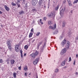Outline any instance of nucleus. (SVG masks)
Segmentation results:
<instances>
[{
	"instance_id": "8fccbe9b",
	"label": "nucleus",
	"mask_w": 78,
	"mask_h": 78,
	"mask_svg": "<svg viewBox=\"0 0 78 78\" xmlns=\"http://www.w3.org/2000/svg\"><path fill=\"white\" fill-rule=\"evenodd\" d=\"M73 65H75V61H74V62L73 63Z\"/></svg>"
},
{
	"instance_id": "e433bc0d",
	"label": "nucleus",
	"mask_w": 78,
	"mask_h": 78,
	"mask_svg": "<svg viewBox=\"0 0 78 78\" xmlns=\"http://www.w3.org/2000/svg\"><path fill=\"white\" fill-rule=\"evenodd\" d=\"M77 2V1H76H76H74V2H73V4H75V3H77V2Z\"/></svg>"
},
{
	"instance_id": "5fc2aeb1",
	"label": "nucleus",
	"mask_w": 78,
	"mask_h": 78,
	"mask_svg": "<svg viewBox=\"0 0 78 78\" xmlns=\"http://www.w3.org/2000/svg\"><path fill=\"white\" fill-rule=\"evenodd\" d=\"M63 3H66V1H63Z\"/></svg>"
},
{
	"instance_id": "a19ab883",
	"label": "nucleus",
	"mask_w": 78,
	"mask_h": 78,
	"mask_svg": "<svg viewBox=\"0 0 78 78\" xmlns=\"http://www.w3.org/2000/svg\"><path fill=\"white\" fill-rule=\"evenodd\" d=\"M78 39V36H77L76 38V41H77Z\"/></svg>"
},
{
	"instance_id": "bf43d9fd",
	"label": "nucleus",
	"mask_w": 78,
	"mask_h": 78,
	"mask_svg": "<svg viewBox=\"0 0 78 78\" xmlns=\"http://www.w3.org/2000/svg\"><path fill=\"white\" fill-rule=\"evenodd\" d=\"M40 23H41V24H44V23L43 22H41Z\"/></svg>"
},
{
	"instance_id": "39448f33",
	"label": "nucleus",
	"mask_w": 78,
	"mask_h": 78,
	"mask_svg": "<svg viewBox=\"0 0 78 78\" xmlns=\"http://www.w3.org/2000/svg\"><path fill=\"white\" fill-rule=\"evenodd\" d=\"M66 51H67V49H66V48H65L61 51L60 52V54L61 55H64V53H65Z\"/></svg>"
},
{
	"instance_id": "13d9d810",
	"label": "nucleus",
	"mask_w": 78,
	"mask_h": 78,
	"mask_svg": "<svg viewBox=\"0 0 78 78\" xmlns=\"http://www.w3.org/2000/svg\"><path fill=\"white\" fill-rule=\"evenodd\" d=\"M27 55V54L25 53H24V56H26V55Z\"/></svg>"
},
{
	"instance_id": "680f3d73",
	"label": "nucleus",
	"mask_w": 78,
	"mask_h": 78,
	"mask_svg": "<svg viewBox=\"0 0 78 78\" xmlns=\"http://www.w3.org/2000/svg\"><path fill=\"white\" fill-rule=\"evenodd\" d=\"M44 8H46V6H45V5H44Z\"/></svg>"
},
{
	"instance_id": "473e14b6",
	"label": "nucleus",
	"mask_w": 78,
	"mask_h": 78,
	"mask_svg": "<svg viewBox=\"0 0 78 78\" xmlns=\"http://www.w3.org/2000/svg\"><path fill=\"white\" fill-rule=\"evenodd\" d=\"M62 37H63V35H62L59 37V39H60V40H61V39H62Z\"/></svg>"
},
{
	"instance_id": "b1692460",
	"label": "nucleus",
	"mask_w": 78,
	"mask_h": 78,
	"mask_svg": "<svg viewBox=\"0 0 78 78\" xmlns=\"http://www.w3.org/2000/svg\"><path fill=\"white\" fill-rule=\"evenodd\" d=\"M33 33L30 32L29 35V37H32V36H33Z\"/></svg>"
},
{
	"instance_id": "9d476101",
	"label": "nucleus",
	"mask_w": 78,
	"mask_h": 78,
	"mask_svg": "<svg viewBox=\"0 0 78 78\" xmlns=\"http://www.w3.org/2000/svg\"><path fill=\"white\" fill-rule=\"evenodd\" d=\"M18 1V2L20 3V2H21V3L22 4H25V0H17Z\"/></svg>"
},
{
	"instance_id": "9b49d317",
	"label": "nucleus",
	"mask_w": 78,
	"mask_h": 78,
	"mask_svg": "<svg viewBox=\"0 0 78 78\" xmlns=\"http://www.w3.org/2000/svg\"><path fill=\"white\" fill-rule=\"evenodd\" d=\"M66 43V40H64L62 41V47H64V44H65Z\"/></svg>"
},
{
	"instance_id": "7c9ffc66",
	"label": "nucleus",
	"mask_w": 78,
	"mask_h": 78,
	"mask_svg": "<svg viewBox=\"0 0 78 78\" xmlns=\"http://www.w3.org/2000/svg\"><path fill=\"white\" fill-rule=\"evenodd\" d=\"M28 47L27 45H26L24 46V48L26 50H27V49H28Z\"/></svg>"
},
{
	"instance_id": "cd10ccee",
	"label": "nucleus",
	"mask_w": 78,
	"mask_h": 78,
	"mask_svg": "<svg viewBox=\"0 0 78 78\" xmlns=\"http://www.w3.org/2000/svg\"><path fill=\"white\" fill-rule=\"evenodd\" d=\"M19 13L20 15H21V14H23V13H24V12L23 11H21L20 12H19Z\"/></svg>"
},
{
	"instance_id": "ea45409f",
	"label": "nucleus",
	"mask_w": 78,
	"mask_h": 78,
	"mask_svg": "<svg viewBox=\"0 0 78 78\" xmlns=\"http://www.w3.org/2000/svg\"><path fill=\"white\" fill-rule=\"evenodd\" d=\"M18 69L19 70H21V66H20L18 67Z\"/></svg>"
},
{
	"instance_id": "f3484780",
	"label": "nucleus",
	"mask_w": 78,
	"mask_h": 78,
	"mask_svg": "<svg viewBox=\"0 0 78 78\" xmlns=\"http://www.w3.org/2000/svg\"><path fill=\"white\" fill-rule=\"evenodd\" d=\"M7 46L8 47V48L9 50H10V51H12V48L11 47V45H9Z\"/></svg>"
},
{
	"instance_id": "a18cd8bd",
	"label": "nucleus",
	"mask_w": 78,
	"mask_h": 78,
	"mask_svg": "<svg viewBox=\"0 0 78 78\" xmlns=\"http://www.w3.org/2000/svg\"><path fill=\"white\" fill-rule=\"evenodd\" d=\"M39 46H39L38 45H37V49H39Z\"/></svg>"
},
{
	"instance_id": "72a5a7b5",
	"label": "nucleus",
	"mask_w": 78,
	"mask_h": 78,
	"mask_svg": "<svg viewBox=\"0 0 78 78\" xmlns=\"http://www.w3.org/2000/svg\"><path fill=\"white\" fill-rule=\"evenodd\" d=\"M12 5L13 6H16V4L14 3L13 2H12Z\"/></svg>"
},
{
	"instance_id": "f704fd0d",
	"label": "nucleus",
	"mask_w": 78,
	"mask_h": 78,
	"mask_svg": "<svg viewBox=\"0 0 78 78\" xmlns=\"http://www.w3.org/2000/svg\"><path fill=\"white\" fill-rule=\"evenodd\" d=\"M59 71V69H56L55 71V72H58Z\"/></svg>"
},
{
	"instance_id": "4c0bfd02",
	"label": "nucleus",
	"mask_w": 78,
	"mask_h": 78,
	"mask_svg": "<svg viewBox=\"0 0 78 78\" xmlns=\"http://www.w3.org/2000/svg\"><path fill=\"white\" fill-rule=\"evenodd\" d=\"M3 60L2 59H0V63H2L3 62Z\"/></svg>"
},
{
	"instance_id": "4be33fe9",
	"label": "nucleus",
	"mask_w": 78,
	"mask_h": 78,
	"mask_svg": "<svg viewBox=\"0 0 78 78\" xmlns=\"http://www.w3.org/2000/svg\"><path fill=\"white\" fill-rule=\"evenodd\" d=\"M20 52L21 53V57L22 58H23V54L22 53V50H20Z\"/></svg>"
},
{
	"instance_id": "69168bd1",
	"label": "nucleus",
	"mask_w": 78,
	"mask_h": 78,
	"mask_svg": "<svg viewBox=\"0 0 78 78\" xmlns=\"http://www.w3.org/2000/svg\"><path fill=\"white\" fill-rule=\"evenodd\" d=\"M50 0H49V1H48V3H50Z\"/></svg>"
},
{
	"instance_id": "c756f323",
	"label": "nucleus",
	"mask_w": 78,
	"mask_h": 78,
	"mask_svg": "<svg viewBox=\"0 0 78 78\" xmlns=\"http://www.w3.org/2000/svg\"><path fill=\"white\" fill-rule=\"evenodd\" d=\"M24 70L27 71V70H28V68L27 67H25L24 68Z\"/></svg>"
},
{
	"instance_id": "f03ea898",
	"label": "nucleus",
	"mask_w": 78,
	"mask_h": 78,
	"mask_svg": "<svg viewBox=\"0 0 78 78\" xmlns=\"http://www.w3.org/2000/svg\"><path fill=\"white\" fill-rule=\"evenodd\" d=\"M39 54V52L37 51H36V52L35 53H33L32 54H30L31 56H32L33 58H35V57L38 55Z\"/></svg>"
},
{
	"instance_id": "79ce46f5",
	"label": "nucleus",
	"mask_w": 78,
	"mask_h": 78,
	"mask_svg": "<svg viewBox=\"0 0 78 78\" xmlns=\"http://www.w3.org/2000/svg\"><path fill=\"white\" fill-rule=\"evenodd\" d=\"M31 32H32V33L33 32V28H32L30 31Z\"/></svg>"
},
{
	"instance_id": "09e8293b",
	"label": "nucleus",
	"mask_w": 78,
	"mask_h": 78,
	"mask_svg": "<svg viewBox=\"0 0 78 78\" xmlns=\"http://www.w3.org/2000/svg\"><path fill=\"white\" fill-rule=\"evenodd\" d=\"M6 62H7V64H9V61H6Z\"/></svg>"
},
{
	"instance_id": "20e7f679",
	"label": "nucleus",
	"mask_w": 78,
	"mask_h": 78,
	"mask_svg": "<svg viewBox=\"0 0 78 78\" xmlns=\"http://www.w3.org/2000/svg\"><path fill=\"white\" fill-rule=\"evenodd\" d=\"M56 24L55 23L54 25V27H52L51 26H50L49 27V29H51V30H54L56 29Z\"/></svg>"
},
{
	"instance_id": "393cba45",
	"label": "nucleus",
	"mask_w": 78,
	"mask_h": 78,
	"mask_svg": "<svg viewBox=\"0 0 78 78\" xmlns=\"http://www.w3.org/2000/svg\"><path fill=\"white\" fill-rule=\"evenodd\" d=\"M59 7V5H58L57 6V7L55 8V11H57V10H58V9Z\"/></svg>"
},
{
	"instance_id": "ddd939ff",
	"label": "nucleus",
	"mask_w": 78,
	"mask_h": 78,
	"mask_svg": "<svg viewBox=\"0 0 78 78\" xmlns=\"http://www.w3.org/2000/svg\"><path fill=\"white\" fill-rule=\"evenodd\" d=\"M15 50L16 52H19V48L17 47V45H16L15 47Z\"/></svg>"
},
{
	"instance_id": "412c9836",
	"label": "nucleus",
	"mask_w": 78,
	"mask_h": 78,
	"mask_svg": "<svg viewBox=\"0 0 78 78\" xmlns=\"http://www.w3.org/2000/svg\"><path fill=\"white\" fill-rule=\"evenodd\" d=\"M14 62H15V61L14 60H11L10 61V63L11 64H14Z\"/></svg>"
},
{
	"instance_id": "c9c22d12",
	"label": "nucleus",
	"mask_w": 78,
	"mask_h": 78,
	"mask_svg": "<svg viewBox=\"0 0 78 78\" xmlns=\"http://www.w3.org/2000/svg\"><path fill=\"white\" fill-rule=\"evenodd\" d=\"M40 34V32H37V34H36V35H37V36H39V34Z\"/></svg>"
},
{
	"instance_id": "de8ad7c7",
	"label": "nucleus",
	"mask_w": 78,
	"mask_h": 78,
	"mask_svg": "<svg viewBox=\"0 0 78 78\" xmlns=\"http://www.w3.org/2000/svg\"><path fill=\"white\" fill-rule=\"evenodd\" d=\"M6 61H9V58L7 59Z\"/></svg>"
},
{
	"instance_id": "2f4dec72",
	"label": "nucleus",
	"mask_w": 78,
	"mask_h": 78,
	"mask_svg": "<svg viewBox=\"0 0 78 78\" xmlns=\"http://www.w3.org/2000/svg\"><path fill=\"white\" fill-rule=\"evenodd\" d=\"M43 43V41H41L40 42V43H39L38 44V45L40 46V45H41V44H42Z\"/></svg>"
},
{
	"instance_id": "5701e85b",
	"label": "nucleus",
	"mask_w": 78,
	"mask_h": 78,
	"mask_svg": "<svg viewBox=\"0 0 78 78\" xmlns=\"http://www.w3.org/2000/svg\"><path fill=\"white\" fill-rule=\"evenodd\" d=\"M17 2L16 3V4L17 5H18V8H19V7H20V4H19L20 3V2H18V1L17 0Z\"/></svg>"
},
{
	"instance_id": "6ab92c4d",
	"label": "nucleus",
	"mask_w": 78,
	"mask_h": 78,
	"mask_svg": "<svg viewBox=\"0 0 78 78\" xmlns=\"http://www.w3.org/2000/svg\"><path fill=\"white\" fill-rule=\"evenodd\" d=\"M42 0H40L39 2V4L40 6H41V5H42V3H43V2H42Z\"/></svg>"
},
{
	"instance_id": "3c124183",
	"label": "nucleus",
	"mask_w": 78,
	"mask_h": 78,
	"mask_svg": "<svg viewBox=\"0 0 78 78\" xmlns=\"http://www.w3.org/2000/svg\"><path fill=\"white\" fill-rule=\"evenodd\" d=\"M76 75H78V73L77 72L76 73Z\"/></svg>"
},
{
	"instance_id": "dca6fc26",
	"label": "nucleus",
	"mask_w": 78,
	"mask_h": 78,
	"mask_svg": "<svg viewBox=\"0 0 78 78\" xmlns=\"http://www.w3.org/2000/svg\"><path fill=\"white\" fill-rule=\"evenodd\" d=\"M7 46H8V45H11V43H10V41H9V40H8L7 41Z\"/></svg>"
},
{
	"instance_id": "423d86ee",
	"label": "nucleus",
	"mask_w": 78,
	"mask_h": 78,
	"mask_svg": "<svg viewBox=\"0 0 78 78\" xmlns=\"http://www.w3.org/2000/svg\"><path fill=\"white\" fill-rule=\"evenodd\" d=\"M46 47V43H45L44 44V45L43 46V47H42L41 48V49H40V51H41V52H43V51H44V49Z\"/></svg>"
},
{
	"instance_id": "4468645a",
	"label": "nucleus",
	"mask_w": 78,
	"mask_h": 78,
	"mask_svg": "<svg viewBox=\"0 0 78 78\" xmlns=\"http://www.w3.org/2000/svg\"><path fill=\"white\" fill-rule=\"evenodd\" d=\"M67 59H66L64 61H63L61 63V65L62 66H65V63H66V61H67Z\"/></svg>"
},
{
	"instance_id": "f8f14e48",
	"label": "nucleus",
	"mask_w": 78,
	"mask_h": 78,
	"mask_svg": "<svg viewBox=\"0 0 78 78\" xmlns=\"http://www.w3.org/2000/svg\"><path fill=\"white\" fill-rule=\"evenodd\" d=\"M67 2L69 4V6H72V2L70 0H67Z\"/></svg>"
},
{
	"instance_id": "bb28decb",
	"label": "nucleus",
	"mask_w": 78,
	"mask_h": 78,
	"mask_svg": "<svg viewBox=\"0 0 78 78\" xmlns=\"http://www.w3.org/2000/svg\"><path fill=\"white\" fill-rule=\"evenodd\" d=\"M48 25H50L51 24V20L48 21Z\"/></svg>"
},
{
	"instance_id": "0eeeda50",
	"label": "nucleus",
	"mask_w": 78,
	"mask_h": 78,
	"mask_svg": "<svg viewBox=\"0 0 78 78\" xmlns=\"http://www.w3.org/2000/svg\"><path fill=\"white\" fill-rule=\"evenodd\" d=\"M37 3V0H32V4L33 6H35Z\"/></svg>"
},
{
	"instance_id": "6e6d98bb",
	"label": "nucleus",
	"mask_w": 78,
	"mask_h": 78,
	"mask_svg": "<svg viewBox=\"0 0 78 78\" xmlns=\"http://www.w3.org/2000/svg\"><path fill=\"white\" fill-rule=\"evenodd\" d=\"M71 13H73V11L71 10L70 12Z\"/></svg>"
},
{
	"instance_id": "4d7b16f0",
	"label": "nucleus",
	"mask_w": 78,
	"mask_h": 78,
	"mask_svg": "<svg viewBox=\"0 0 78 78\" xmlns=\"http://www.w3.org/2000/svg\"><path fill=\"white\" fill-rule=\"evenodd\" d=\"M78 54L76 55V58H78Z\"/></svg>"
},
{
	"instance_id": "49530a36",
	"label": "nucleus",
	"mask_w": 78,
	"mask_h": 78,
	"mask_svg": "<svg viewBox=\"0 0 78 78\" xmlns=\"http://www.w3.org/2000/svg\"><path fill=\"white\" fill-rule=\"evenodd\" d=\"M46 19H47V18H46V17H44V20H46Z\"/></svg>"
},
{
	"instance_id": "a878e982",
	"label": "nucleus",
	"mask_w": 78,
	"mask_h": 78,
	"mask_svg": "<svg viewBox=\"0 0 78 78\" xmlns=\"http://www.w3.org/2000/svg\"><path fill=\"white\" fill-rule=\"evenodd\" d=\"M16 75H17V73H13V75L14 78H16Z\"/></svg>"
},
{
	"instance_id": "e2e57ef3",
	"label": "nucleus",
	"mask_w": 78,
	"mask_h": 78,
	"mask_svg": "<svg viewBox=\"0 0 78 78\" xmlns=\"http://www.w3.org/2000/svg\"><path fill=\"white\" fill-rule=\"evenodd\" d=\"M36 78H38V76H37H37L36 77Z\"/></svg>"
},
{
	"instance_id": "58836bf2",
	"label": "nucleus",
	"mask_w": 78,
	"mask_h": 78,
	"mask_svg": "<svg viewBox=\"0 0 78 78\" xmlns=\"http://www.w3.org/2000/svg\"><path fill=\"white\" fill-rule=\"evenodd\" d=\"M72 61V59L71 58V57H69V62Z\"/></svg>"
},
{
	"instance_id": "603ef678",
	"label": "nucleus",
	"mask_w": 78,
	"mask_h": 78,
	"mask_svg": "<svg viewBox=\"0 0 78 78\" xmlns=\"http://www.w3.org/2000/svg\"><path fill=\"white\" fill-rule=\"evenodd\" d=\"M41 22H42V20L40 19V20L39 22H40V23H41Z\"/></svg>"
},
{
	"instance_id": "864d4df0",
	"label": "nucleus",
	"mask_w": 78,
	"mask_h": 78,
	"mask_svg": "<svg viewBox=\"0 0 78 78\" xmlns=\"http://www.w3.org/2000/svg\"><path fill=\"white\" fill-rule=\"evenodd\" d=\"M35 41V40H34L32 41V43H33V42H34V41Z\"/></svg>"
},
{
	"instance_id": "37998d69",
	"label": "nucleus",
	"mask_w": 78,
	"mask_h": 78,
	"mask_svg": "<svg viewBox=\"0 0 78 78\" xmlns=\"http://www.w3.org/2000/svg\"><path fill=\"white\" fill-rule=\"evenodd\" d=\"M50 7V2H48V8H49V7Z\"/></svg>"
},
{
	"instance_id": "c85d7f7f",
	"label": "nucleus",
	"mask_w": 78,
	"mask_h": 78,
	"mask_svg": "<svg viewBox=\"0 0 78 78\" xmlns=\"http://www.w3.org/2000/svg\"><path fill=\"white\" fill-rule=\"evenodd\" d=\"M32 11L33 12H36V11H37V9H32Z\"/></svg>"
},
{
	"instance_id": "774afa93",
	"label": "nucleus",
	"mask_w": 78,
	"mask_h": 78,
	"mask_svg": "<svg viewBox=\"0 0 78 78\" xmlns=\"http://www.w3.org/2000/svg\"><path fill=\"white\" fill-rule=\"evenodd\" d=\"M76 2H78V0H76Z\"/></svg>"
},
{
	"instance_id": "6e6552de",
	"label": "nucleus",
	"mask_w": 78,
	"mask_h": 78,
	"mask_svg": "<svg viewBox=\"0 0 78 78\" xmlns=\"http://www.w3.org/2000/svg\"><path fill=\"white\" fill-rule=\"evenodd\" d=\"M39 58H37L35 60V61H34L33 62V63L34 65H36L37 64V63L38 62V61H39Z\"/></svg>"
},
{
	"instance_id": "338daca9",
	"label": "nucleus",
	"mask_w": 78,
	"mask_h": 78,
	"mask_svg": "<svg viewBox=\"0 0 78 78\" xmlns=\"http://www.w3.org/2000/svg\"><path fill=\"white\" fill-rule=\"evenodd\" d=\"M31 75V73H29V75Z\"/></svg>"
},
{
	"instance_id": "c03bdc74",
	"label": "nucleus",
	"mask_w": 78,
	"mask_h": 78,
	"mask_svg": "<svg viewBox=\"0 0 78 78\" xmlns=\"http://www.w3.org/2000/svg\"><path fill=\"white\" fill-rule=\"evenodd\" d=\"M27 74L26 73H25L24 76H27Z\"/></svg>"
},
{
	"instance_id": "052dcab7",
	"label": "nucleus",
	"mask_w": 78,
	"mask_h": 78,
	"mask_svg": "<svg viewBox=\"0 0 78 78\" xmlns=\"http://www.w3.org/2000/svg\"><path fill=\"white\" fill-rule=\"evenodd\" d=\"M67 67L66 66H65V67H64V68H65V69H66V68H67Z\"/></svg>"
},
{
	"instance_id": "1a4fd4ad",
	"label": "nucleus",
	"mask_w": 78,
	"mask_h": 78,
	"mask_svg": "<svg viewBox=\"0 0 78 78\" xmlns=\"http://www.w3.org/2000/svg\"><path fill=\"white\" fill-rule=\"evenodd\" d=\"M69 46H70V42H69V41H67V43L66 45V48L69 49Z\"/></svg>"
},
{
	"instance_id": "f257e3e1",
	"label": "nucleus",
	"mask_w": 78,
	"mask_h": 78,
	"mask_svg": "<svg viewBox=\"0 0 78 78\" xmlns=\"http://www.w3.org/2000/svg\"><path fill=\"white\" fill-rule=\"evenodd\" d=\"M66 7L64 6V8H63L62 9H61L60 12V14L61 16H62V15L64 14V11L66 10Z\"/></svg>"
},
{
	"instance_id": "0e129e2a",
	"label": "nucleus",
	"mask_w": 78,
	"mask_h": 78,
	"mask_svg": "<svg viewBox=\"0 0 78 78\" xmlns=\"http://www.w3.org/2000/svg\"><path fill=\"white\" fill-rule=\"evenodd\" d=\"M2 12L0 11V14H2Z\"/></svg>"
},
{
	"instance_id": "a211bd4d",
	"label": "nucleus",
	"mask_w": 78,
	"mask_h": 78,
	"mask_svg": "<svg viewBox=\"0 0 78 78\" xmlns=\"http://www.w3.org/2000/svg\"><path fill=\"white\" fill-rule=\"evenodd\" d=\"M4 8L6 10V11H8L9 10V9L8 7V6H7L5 5H4Z\"/></svg>"
},
{
	"instance_id": "7ed1b4c3",
	"label": "nucleus",
	"mask_w": 78,
	"mask_h": 78,
	"mask_svg": "<svg viewBox=\"0 0 78 78\" xmlns=\"http://www.w3.org/2000/svg\"><path fill=\"white\" fill-rule=\"evenodd\" d=\"M48 16L54 18L55 16V13L54 12H51L50 14L48 13Z\"/></svg>"
},
{
	"instance_id": "2eb2a0df",
	"label": "nucleus",
	"mask_w": 78,
	"mask_h": 78,
	"mask_svg": "<svg viewBox=\"0 0 78 78\" xmlns=\"http://www.w3.org/2000/svg\"><path fill=\"white\" fill-rule=\"evenodd\" d=\"M66 25V22L65 21H63L62 22V26L63 27H65V25Z\"/></svg>"
},
{
	"instance_id": "aec40b11",
	"label": "nucleus",
	"mask_w": 78,
	"mask_h": 78,
	"mask_svg": "<svg viewBox=\"0 0 78 78\" xmlns=\"http://www.w3.org/2000/svg\"><path fill=\"white\" fill-rule=\"evenodd\" d=\"M57 33H58V30H56L53 33V34H56Z\"/></svg>"
}]
</instances>
